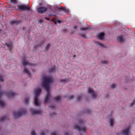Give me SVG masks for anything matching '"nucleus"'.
<instances>
[{
  "instance_id": "obj_1",
  "label": "nucleus",
  "mask_w": 135,
  "mask_h": 135,
  "mask_svg": "<svg viewBox=\"0 0 135 135\" xmlns=\"http://www.w3.org/2000/svg\"><path fill=\"white\" fill-rule=\"evenodd\" d=\"M42 86L44 89L46 90L47 92V95L45 100V103H46L48 102L50 97V91L49 84L52 83L53 81L52 77H48L46 76L42 77Z\"/></svg>"
},
{
  "instance_id": "obj_2",
  "label": "nucleus",
  "mask_w": 135,
  "mask_h": 135,
  "mask_svg": "<svg viewBox=\"0 0 135 135\" xmlns=\"http://www.w3.org/2000/svg\"><path fill=\"white\" fill-rule=\"evenodd\" d=\"M79 124L80 126H78L77 125H76L74 127V129L78 130L80 132H85L86 127L85 126H83L84 125V123L82 119L79 120Z\"/></svg>"
},
{
  "instance_id": "obj_3",
  "label": "nucleus",
  "mask_w": 135,
  "mask_h": 135,
  "mask_svg": "<svg viewBox=\"0 0 135 135\" xmlns=\"http://www.w3.org/2000/svg\"><path fill=\"white\" fill-rule=\"evenodd\" d=\"M35 94V97L34 98V104L36 106H38L39 105V103L38 101V97L41 92V90L40 88H35L34 90Z\"/></svg>"
},
{
  "instance_id": "obj_4",
  "label": "nucleus",
  "mask_w": 135,
  "mask_h": 135,
  "mask_svg": "<svg viewBox=\"0 0 135 135\" xmlns=\"http://www.w3.org/2000/svg\"><path fill=\"white\" fill-rule=\"evenodd\" d=\"M26 113V110L25 109H21L20 111L14 112L13 115L15 118H17L20 117L22 115Z\"/></svg>"
},
{
  "instance_id": "obj_5",
  "label": "nucleus",
  "mask_w": 135,
  "mask_h": 135,
  "mask_svg": "<svg viewBox=\"0 0 135 135\" xmlns=\"http://www.w3.org/2000/svg\"><path fill=\"white\" fill-rule=\"evenodd\" d=\"M30 9V7L28 5H20L18 6V10L20 11L28 10Z\"/></svg>"
},
{
  "instance_id": "obj_6",
  "label": "nucleus",
  "mask_w": 135,
  "mask_h": 135,
  "mask_svg": "<svg viewBox=\"0 0 135 135\" xmlns=\"http://www.w3.org/2000/svg\"><path fill=\"white\" fill-rule=\"evenodd\" d=\"M130 128H128L127 129H124L119 134V135H130Z\"/></svg>"
},
{
  "instance_id": "obj_7",
  "label": "nucleus",
  "mask_w": 135,
  "mask_h": 135,
  "mask_svg": "<svg viewBox=\"0 0 135 135\" xmlns=\"http://www.w3.org/2000/svg\"><path fill=\"white\" fill-rule=\"evenodd\" d=\"M47 10L46 8L43 7H38L37 8V11L38 12L41 13H44Z\"/></svg>"
},
{
  "instance_id": "obj_8",
  "label": "nucleus",
  "mask_w": 135,
  "mask_h": 135,
  "mask_svg": "<svg viewBox=\"0 0 135 135\" xmlns=\"http://www.w3.org/2000/svg\"><path fill=\"white\" fill-rule=\"evenodd\" d=\"M21 62L22 64L24 66H25L26 65H28L30 66H35V65L30 63L28 61H26L25 59H23L22 60Z\"/></svg>"
},
{
  "instance_id": "obj_9",
  "label": "nucleus",
  "mask_w": 135,
  "mask_h": 135,
  "mask_svg": "<svg viewBox=\"0 0 135 135\" xmlns=\"http://www.w3.org/2000/svg\"><path fill=\"white\" fill-rule=\"evenodd\" d=\"M88 93L91 94L92 97L94 98L96 97L97 95L95 93L94 91L91 89H89L88 91Z\"/></svg>"
},
{
  "instance_id": "obj_10",
  "label": "nucleus",
  "mask_w": 135,
  "mask_h": 135,
  "mask_svg": "<svg viewBox=\"0 0 135 135\" xmlns=\"http://www.w3.org/2000/svg\"><path fill=\"white\" fill-rule=\"evenodd\" d=\"M32 113V114H40L42 113V111L41 110H36L31 109Z\"/></svg>"
},
{
  "instance_id": "obj_11",
  "label": "nucleus",
  "mask_w": 135,
  "mask_h": 135,
  "mask_svg": "<svg viewBox=\"0 0 135 135\" xmlns=\"http://www.w3.org/2000/svg\"><path fill=\"white\" fill-rule=\"evenodd\" d=\"M21 22V20H13L11 21L10 22V23L11 24H17L20 23Z\"/></svg>"
},
{
  "instance_id": "obj_12",
  "label": "nucleus",
  "mask_w": 135,
  "mask_h": 135,
  "mask_svg": "<svg viewBox=\"0 0 135 135\" xmlns=\"http://www.w3.org/2000/svg\"><path fill=\"white\" fill-rule=\"evenodd\" d=\"M118 41L120 42H123L124 41V40L122 35H120L118 37Z\"/></svg>"
},
{
  "instance_id": "obj_13",
  "label": "nucleus",
  "mask_w": 135,
  "mask_h": 135,
  "mask_svg": "<svg viewBox=\"0 0 135 135\" xmlns=\"http://www.w3.org/2000/svg\"><path fill=\"white\" fill-rule=\"evenodd\" d=\"M104 35L105 34L104 33L102 32H100L99 35L98 36V38L101 40H103Z\"/></svg>"
},
{
  "instance_id": "obj_14",
  "label": "nucleus",
  "mask_w": 135,
  "mask_h": 135,
  "mask_svg": "<svg viewBox=\"0 0 135 135\" xmlns=\"http://www.w3.org/2000/svg\"><path fill=\"white\" fill-rule=\"evenodd\" d=\"M23 72L27 74L29 76H30V73L28 70V69L26 68L25 67Z\"/></svg>"
},
{
  "instance_id": "obj_15",
  "label": "nucleus",
  "mask_w": 135,
  "mask_h": 135,
  "mask_svg": "<svg viewBox=\"0 0 135 135\" xmlns=\"http://www.w3.org/2000/svg\"><path fill=\"white\" fill-rule=\"evenodd\" d=\"M55 19V18H54L51 20L52 21L54 22L55 24H56L57 23H61V21H60L59 20H56Z\"/></svg>"
},
{
  "instance_id": "obj_16",
  "label": "nucleus",
  "mask_w": 135,
  "mask_h": 135,
  "mask_svg": "<svg viewBox=\"0 0 135 135\" xmlns=\"http://www.w3.org/2000/svg\"><path fill=\"white\" fill-rule=\"evenodd\" d=\"M7 45L8 47L9 51H11V48H12L13 47L12 44L11 43H9L7 44Z\"/></svg>"
},
{
  "instance_id": "obj_17",
  "label": "nucleus",
  "mask_w": 135,
  "mask_h": 135,
  "mask_svg": "<svg viewBox=\"0 0 135 135\" xmlns=\"http://www.w3.org/2000/svg\"><path fill=\"white\" fill-rule=\"evenodd\" d=\"M58 9L59 10H61L63 11H64L65 12H66L67 10V9H66V8H64L63 7H62L61 6L60 7H59L58 8Z\"/></svg>"
},
{
  "instance_id": "obj_18",
  "label": "nucleus",
  "mask_w": 135,
  "mask_h": 135,
  "mask_svg": "<svg viewBox=\"0 0 135 135\" xmlns=\"http://www.w3.org/2000/svg\"><path fill=\"white\" fill-rule=\"evenodd\" d=\"M29 98H25L24 99V102L25 104H28L29 102Z\"/></svg>"
},
{
  "instance_id": "obj_19",
  "label": "nucleus",
  "mask_w": 135,
  "mask_h": 135,
  "mask_svg": "<svg viewBox=\"0 0 135 135\" xmlns=\"http://www.w3.org/2000/svg\"><path fill=\"white\" fill-rule=\"evenodd\" d=\"M7 116H5L4 117H3L0 119V121H3L7 120Z\"/></svg>"
},
{
  "instance_id": "obj_20",
  "label": "nucleus",
  "mask_w": 135,
  "mask_h": 135,
  "mask_svg": "<svg viewBox=\"0 0 135 135\" xmlns=\"http://www.w3.org/2000/svg\"><path fill=\"white\" fill-rule=\"evenodd\" d=\"M61 97L59 96L56 98H54V100L56 101H58L60 100L61 99Z\"/></svg>"
},
{
  "instance_id": "obj_21",
  "label": "nucleus",
  "mask_w": 135,
  "mask_h": 135,
  "mask_svg": "<svg viewBox=\"0 0 135 135\" xmlns=\"http://www.w3.org/2000/svg\"><path fill=\"white\" fill-rule=\"evenodd\" d=\"M110 125L111 126H113V120L112 118H111L110 119Z\"/></svg>"
},
{
  "instance_id": "obj_22",
  "label": "nucleus",
  "mask_w": 135,
  "mask_h": 135,
  "mask_svg": "<svg viewBox=\"0 0 135 135\" xmlns=\"http://www.w3.org/2000/svg\"><path fill=\"white\" fill-rule=\"evenodd\" d=\"M11 2L14 4H16L17 3V0H11Z\"/></svg>"
},
{
  "instance_id": "obj_23",
  "label": "nucleus",
  "mask_w": 135,
  "mask_h": 135,
  "mask_svg": "<svg viewBox=\"0 0 135 135\" xmlns=\"http://www.w3.org/2000/svg\"><path fill=\"white\" fill-rule=\"evenodd\" d=\"M98 44L100 45L101 47H105V45L103 44L102 43H101L99 42H96Z\"/></svg>"
},
{
  "instance_id": "obj_24",
  "label": "nucleus",
  "mask_w": 135,
  "mask_h": 135,
  "mask_svg": "<svg viewBox=\"0 0 135 135\" xmlns=\"http://www.w3.org/2000/svg\"><path fill=\"white\" fill-rule=\"evenodd\" d=\"M50 46V44H48L47 46L46 47V50H47L49 48Z\"/></svg>"
},
{
  "instance_id": "obj_25",
  "label": "nucleus",
  "mask_w": 135,
  "mask_h": 135,
  "mask_svg": "<svg viewBox=\"0 0 135 135\" xmlns=\"http://www.w3.org/2000/svg\"><path fill=\"white\" fill-rule=\"evenodd\" d=\"M89 29V28L87 27H81L80 28V30H85Z\"/></svg>"
},
{
  "instance_id": "obj_26",
  "label": "nucleus",
  "mask_w": 135,
  "mask_h": 135,
  "mask_svg": "<svg viewBox=\"0 0 135 135\" xmlns=\"http://www.w3.org/2000/svg\"><path fill=\"white\" fill-rule=\"evenodd\" d=\"M55 67H54L53 68L51 69H50V71L51 72H53L54 71H55Z\"/></svg>"
},
{
  "instance_id": "obj_27",
  "label": "nucleus",
  "mask_w": 135,
  "mask_h": 135,
  "mask_svg": "<svg viewBox=\"0 0 135 135\" xmlns=\"http://www.w3.org/2000/svg\"><path fill=\"white\" fill-rule=\"evenodd\" d=\"M81 96L79 95L78 96V97L77 99V101H79L81 100Z\"/></svg>"
},
{
  "instance_id": "obj_28",
  "label": "nucleus",
  "mask_w": 135,
  "mask_h": 135,
  "mask_svg": "<svg viewBox=\"0 0 135 135\" xmlns=\"http://www.w3.org/2000/svg\"><path fill=\"white\" fill-rule=\"evenodd\" d=\"M91 112V110L89 109H87L85 111V112L87 114H89Z\"/></svg>"
},
{
  "instance_id": "obj_29",
  "label": "nucleus",
  "mask_w": 135,
  "mask_h": 135,
  "mask_svg": "<svg viewBox=\"0 0 135 135\" xmlns=\"http://www.w3.org/2000/svg\"><path fill=\"white\" fill-rule=\"evenodd\" d=\"M81 36L84 38H86V37L85 36V35L84 33H82L81 34Z\"/></svg>"
},
{
  "instance_id": "obj_30",
  "label": "nucleus",
  "mask_w": 135,
  "mask_h": 135,
  "mask_svg": "<svg viewBox=\"0 0 135 135\" xmlns=\"http://www.w3.org/2000/svg\"><path fill=\"white\" fill-rule=\"evenodd\" d=\"M3 81V76L0 75V81Z\"/></svg>"
},
{
  "instance_id": "obj_31",
  "label": "nucleus",
  "mask_w": 135,
  "mask_h": 135,
  "mask_svg": "<svg viewBox=\"0 0 135 135\" xmlns=\"http://www.w3.org/2000/svg\"><path fill=\"white\" fill-rule=\"evenodd\" d=\"M115 87V85L114 84H112V85L111 86V87L112 88H113Z\"/></svg>"
},
{
  "instance_id": "obj_32",
  "label": "nucleus",
  "mask_w": 135,
  "mask_h": 135,
  "mask_svg": "<svg viewBox=\"0 0 135 135\" xmlns=\"http://www.w3.org/2000/svg\"><path fill=\"white\" fill-rule=\"evenodd\" d=\"M73 98L74 97L73 95H70L68 97V99H73Z\"/></svg>"
},
{
  "instance_id": "obj_33",
  "label": "nucleus",
  "mask_w": 135,
  "mask_h": 135,
  "mask_svg": "<svg viewBox=\"0 0 135 135\" xmlns=\"http://www.w3.org/2000/svg\"><path fill=\"white\" fill-rule=\"evenodd\" d=\"M60 81L61 82H65L66 81V79H61L60 80Z\"/></svg>"
},
{
  "instance_id": "obj_34",
  "label": "nucleus",
  "mask_w": 135,
  "mask_h": 135,
  "mask_svg": "<svg viewBox=\"0 0 135 135\" xmlns=\"http://www.w3.org/2000/svg\"><path fill=\"white\" fill-rule=\"evenodd\" d=\"M108 62L107 61H103L101 62V63L102 64H107Z\"/></svg>"
},
{
  "instance_id": "obj_35",
  "label": "nucleus",
  "mask_w": 135,
  "mask_h": 135,
  "mask_svg": "<svg viewBox=\"0 0 135 135\" xmlns=\"http://www.w3.org/2000/svg\"><path fill=\"white\" fill-rule=\"evenodd\" d=\"M50 107L51 109H54L55 108V107L54 105H52L50 106Z\"/></svg>"
},
{
  "instance_id": "obj_36",
  "label": "nucleus",
  "mask_w": 135,
  "mask_h": 135,
  "mask_svg": "<svg viewBox=\"0 0 135 135\" xmlns=\"http://www.w3.org/2000/svg\"><path fill=\"white\" fill-rule=\"evenodd\" d=\"M31 135H36V133L34 131H32L31 132Z\"/></svg>"
},
{
  "instance_id": "obj_37",
  "label": "nucleus",
  "mask_w": 135,
  "mask_h": 135,
  "mask_svg": "<svg viewBox=\"0 0 135 135\" xmlns=\"http://www.w3.org/2000/svg\"><path fill=\"white\" fill-rule=\"evenodd\" d=\"M51 135H57V134L56 132H54L52 133Z\"/></svg>"
},
{
  "instance_id": "obj_38",
  "label": "nucleus",
  "mask_w": 135,
  "mask_h": 135,
  "mask_svg": "<svg viewBox=\"0 0 135 135\" xmlns=\"http://www.w3.org/2000/svg\"><path fill=\"white\" fill-rule=\"evenodd\" d=\"M135 103V100L134 101V102H133V103H132L131 104V106H133V105Z\"/></svg>"
},
{
  "instance_id": "obj_39",
  "label": "nucleus",
  "mask_w": 135,
  "mask_h": 135,
  "mask_svg": "<svg viewBox=\"0 0 135 135\" xmlns=\"http://www.w3.org/2000/svg\"><path fill=\"white\" fill-rule=\"evenodd\" d=\"M44 18H45V19H46V20H48V21H49V20H50V19H49V18H48V17H45Z\"/></svg>"
},
{
  "instance_id": "obj_40",
  "label": "nucleus",
  "mask_w": 135,
  "mask_h": 135,
  "mask_svg": "<svg viewBox=\"0 0 135 135\" xmlns=\"http://www.w3.org/2000/svg\"><path fill=\"white\" fill-rule=\"evenodd\" d=\"M38 21L40 23H42L43 22L42 20H38Z\"/></svg>"
},
{
  "instance_id": "obj_41",
  "label": "nucleus",
  "mask_w": 135,
  "mask_h": 135,
  "mask_svg": "<svg viewBox=\"0 0 135 135\" xmlns=\"http://www.w3.org/2000/svg\"><path fill=\"white\" fill-rule=\"evenodd\" d=\"M73 28L75 30H76L77 28V26H74L73 27Z\"/></svg>"
},
{
  "instance_id": "obj_42",
  "label": "nucleus",
  "mask_w": 135,
  "mask_h": 135,
  "mask_svg": "<svg viewBox=\"0 0 135 135\" xmlns=\"http://www.w3.org/2000/svg\"><path fill=\"white\" fill-rule=\"evenodd\" d=\"M41 135H45V133L43 131L41 133Z\"/></svg>"
},
{
  "instance_id": "obj_43",
  "label": "nucleus",
  "mask_w": 135,
  "mask_h": 135,
  "mask_svg": "<svg viewBox=\"0 0 135 135\" xmlns=\"http://www.w3.org/2000/svg\"><path fill=\"white\" fill-rule=\"evenodd\" d=\"M51 15H52V14H50L49 15V16H51Z\"/></svg>"
},
{
  "instance_id": "obj_44",
  "label": "nucleus",
  "mask_w": 135,
  "mask_h": 135,
  "mask_svg": "<svg viewBox=\"0 0 135 135\" xmlns=\"http://www.w3.org/2000/svg\"><path fill=\"white\" fill-rule=\"evenodd\" d=\"M55 112H54L52 114V115H55Z\"/></svg>"
},
{
  "instance_id": "obj_45",
  "label": "nucleus",
  "mask_w": 135,
  "mask_h": 135,
  "mask_svg": "<svg viewBox=\"0 0 135 135\" xmlns=\"http://www.w3.org/2000/svg\"><path fill=\"white\" fill-rule=\"evenodd\" d=\"M39 5H41V4H39Z\"/></svg>"
},
{
  "instance_id": "obj_46",
  "label": "nucleus",
  "mask_w": 135,
  "mask_h": 135,
  "mask_svg": "<svg viewBox=\"0 0 135 135\" xmlns=\"http://www.w3.org/2000/svg\"><path fill=\"white\" fill-rule=\"evenodd\" d=\"M54 16H56V15H54Z\"/></svg>"
},
{
  "instance_id": "obj_47",
  "label": "nucleus",
  "mask_w": 135,
  "mask_h": 135,
  "mask_svg": "<svg viewBox=\"0 0 135 135\" xmlns=\"http://www.w3.org/2000/svg\"><path fill=\"white\" fill-rule=\"evenodd\" d=\"M80 135H81V134L80 133Z\"/></svg>"
}]
</instances>
